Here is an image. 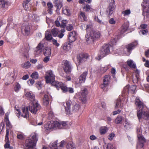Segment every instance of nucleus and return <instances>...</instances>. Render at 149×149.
Here are the masks:
<instances>
[{
	"label": "nucleus",
	"instance_id": "obj_40",
	"mask_svg": "<svg viewBox=\"0 0 149 149\" xmlns=\"http://www.w3.org/2000/svg\"><path fill=\"white\" fill-rule=\"evenodd\" d=\"M6 143L4 145V147L5 149L8 148L9 149H13V147L10 146V141L9 139H8L7 141H6V140H5Z\"/></svg>",
	"mask_w": 149,
	"mask_h": 149
},
{
	"label": "nucleus",
	"instance_id": "obj_7",
	"mask_svg": "<svg viewBox=\"0 0 149 149\" xmlns=\"http://www.w3.org/2000/svg\"><path fill=\"white\" fill-rule=\"evenodd\" d=\"M111 47L110 44H104L101 48L100 51V56L103 57L110 53V48Z\"/></svg>",
	"mask_w": 149,
	"mask_h": 149
},
{
	"label": "nucleus",
	"instance_id": "obj_37",
	"mask_svg": "<svg viewBox=\"0 0 149 149\" xmlns=\"http://www.w3.org/2000/svg\"><path fill=\"white\" fill-rule=\"evenodd\" d=\"M83 10L86 12H93L94 10L88 4H86L83 8Z\"/></svg>",
	"mask_w": 149,
	"mask_h": 149
},
{
	"label": "nucleus",
	"instance_id": "obj_5",
	"mask_svg": "<svg viewBox=\"0 0 149 149\" xmlns=\"http://www.w3.org/2000/svg\"><path fill=\"white\" fill-rule=\"evenodd\" d=\"M71 101L69 100L66 101L65 104L64 106L66 114L70 115L73 113L77 111L79 109V106L78 104H76L72 106L71 109H70L71 105Z\"/></svg>",
	"mask_w": 149,
	"mask_h": 149
},
{
	"label": "nucleus",
	"instance_id": "obj_12",
	"mask_svg": "<svg viewBox=\"0 0 149 149\" xmlns=\"http://www.w3.org/2000/svg\"><path fill=\"white\" fill-rule=\"evenodd\" d=\"M63 69L64 72L67 74L70 73L72 68L70 63L67 60L63 61Z\"/></svg>",
	"mask_w": 149,
	"mask_h": 149
},
{
	"label": "nucleus",
	"instance_id": "obj_16",
	"mask_svg": "<svg viewBox=\"0 0 149 149\" xmlns=\"http://www.w3.org/2000/svg\"><path fill=\"white\" fill-rule=\"evenodd\" d=\"M30 49V47L29 44L27 43H25L24 45V46L22 49V53L24 54V56L26 58H27L29 57L28 52Z\"/></svg>",
	"mask_w": 149,
	"mask_h": 149
},
{
	"label": "nucleus",
	"instance_id": "obj_3",
	"mask_svg": "<svg viewBox=\"0 0 149 149\" xmlns=\"http://www.w3.org/2000/svg\"><path fill=\"white\" fill-rule=\"evenodd\" d=\"M38 140L37 134L32 133L28 139H26L24 146L25 149H34Z\"/></svg>",
	"mask_w": 149,
	"mask_h": 149
},
{
	"label": "nucleus",
	"instance_id": "obj_27",
	"mask_svg": "<svg viewBox=\"0 0 149 149\" xmlns=\"http://www.w3.org/2000/svg\"><path fill=\"white\" fill-rule=\"evenodd\" d=\"M137 137L139 141L140 142L141 147H143L144 146V143L146 142L145 139L142 136L141 134H140L137 135Z\"/></svg>",
	"mask_w": 149,
	"mask_h": 149
},
{
	"label": "nucleus",
	"instance_id": "obj_23",
	"mask_svg": "<svg viewBox=\"0 0 149 149\" xmlns=\"http://www.w3.org/2000/svg\"><path fill=\"white\" fill-rule=\"evenodd\" d=\"M22 113L21 116L22 117L27 118L29 117L28 108L26 107L25 108H23L22 109Z\"/></svg>",
	"mask_w": 149,
	"mask_h": 149
},
{
	"label": "nucleus",
	"instance_id": "obj_14",
	"mask_svg": "<svg viewBox=\"0 0 149 149\" xmlns=\"http://www.w3.org/2000/svg\"><path fill=\"white\" fill-rule=\"evenodd\" d=\"M88 57V55L87 54L81 53L78 54L77 56V62L79 63V65L84 62Z\"/></svg>",
	"mask_w": 149,
	"mask_h": 149
},
{
	"label": "nucleus",
	"instance_id": "obj_57",
	"mask_svg": "<svg viewBox=\"0 0 149 149\" xmlns=\"http://www.w3.org/2000/svg\"><path fill=\"white\" fill-rule=\"evenodd\" d=\"M73 29V26L71 24H69L66 26V29L69 31H71Z\"/></svg>",
	"mask_w": 149,
	"mask_h": 149
},
{
	"label": "nucleus",
	"instance_id": "obj_1",
	"mask_svg": "<svg viewBox=\"0 0 149 149\" xmlns=\"http://www.w3.org/2000/svg\"><path fill=\"white\" fill-rule=\"evenodd\" d=\"M86 41L88 43L93 42L96 39L100 36V32L98 31H95L92 28L91 24L87 25L86 29Z\"/></svg>",
	"mask_w": 149,
	"mask_h": 149
},
{
	"label": "nucleus",
	"instance_id": "obj_60",
	"mask_svg": "<svg viewBox=\"0 0 149 149\" xmlns=\"http://www.w3.org/2000/svg\"><path fill=\"white\" fill-rule=\"evenodd\" d=\"M113 146L111 143H108L104 149H113Z\"/></svg>",
	"mask_w": 149,
	"mask_h": 149
},
{
	"label": "nucleus",
	"instance_id": "obj_41",
	"mask_svg": "<svg viewBox=\"0 0 149 149\" xmlns=\"http://www.w3.org/2000/svg\"><path fill=\"white\" fill-rule=\"evenodd\" d=\"M45 35V38L47 40H49L52 39V37L50 32H46Z\"/></svg>",
	"mask_w": 149,
	"mask_h": 149
},
{
	"label": "nucleus",
	"instance_id": "obj_59",
	"mask_svg": "<svg viewBox=\"0 0 149 149\" xmlns=\"http://www.w3.org/2000/svg\"><path fill=\"white\" fill-rule=\"evenodd\" d=\"M115 136V134L112 133L110 134L108 136V139L110 140H112Z\"/></svg>",
	"mask_w": 149,
	"mask_h": 149
},
{
	"label": "nucleus",
	"instance_id": "obj_20",
	"mask_svg": "<svg viewBox=\"0 0 149 149\" xmlns=\"http://www.w3.org/2000/svg\"><path fill=\"white\" fill-rule=\"evenodd\" d=\"M54 6L56 7V10H59L63 7V2L61 0H53Z\"/></svg>",
	"mask_w": 149,
	"mask_h": 149
},
{
	"label": "nucleus",
	"instance_id": "obj_45",
	"mask_svg": "<svg viewBox=\"0 0 149 149\" xmlns=\"http://www.w3.org/2000/svg\"><path fill=\"white\" fill-rule=\"evenodd\" d=\"M109 68V65H106L104 67H101L100 71L103 73L105 72Z\"/></svg>",
	"mask_w": 149,
	"mask_h": 149
},
{
	"label": "nucleus",
	"instance_id": "obj_11",
	"mask_svg": "<svg viewBox=\"0 0 149 149\" xmlns=\"http://www.w3.org/2000/svg\"><path fill=\"white\" fill-rule=\"evenodd\" d=\"M60 125V122L55 121L53 122L52 123L48 122L45 125L44 127L47 130H49L56 127L59 129Z\"/></svg>",
	"mask_w": 149,
	"mask_h": 149
},
{
	"label": "nucleus",
	"instance_id": "obj_28",
	"mask_svg": "<svg viewBox=\"0 0 149 149\" xmlns=\"http://www.w3.org/2000/svg\"><path fill=\"white\" fill-rule=\"evenodd\" d=\"M111 77L110 75H106L104 77L103 81L109 85L111 82Z\"/></svg>",
	"mask_w": 149,
	"mask_h": 149
},
{
	"label": "nucleus",
	"instance_id": "obj_15",
	"mask_svg": "<svg viewBox=\"0 0 149 149\" xmlns=\"http://www.w3.org/2000/svg\"><path fill=\"white\" fill-rule=\"evenodd\" d=\"M30 27L28 25H23L21 28V32L25 36H28L30 33Z\"/></svg>",
	"mask_w": 149,
	"mask_h": 149
},
{
	"label": "nucleus",
	"instance_id": "obj_26",
	"mask_svg": "<svg viewBox=\"0 0 149 149\" xmlns=\"http://www.w3.org/2000/svg\"><path fill=\"white\" fill-rule=\"evenodd\" d=\"M60 30L58 28H54L51 30V32L52 35L54 37H56L58 35V34L60 33Z\"/></svg>",
	"mask_w": 149,
	"mask_h": 149
},
{
	"label": "nucleus",
	"instance_id": "obj_19",
	"mask_svg": "<svg viewBox=\"0 0 149 149\" xmlns=\"http://www.w3.org/2000/svg\"><path fill=\"white\" fill-rule=\"evenodd\" d=\"M76 32L74 31H73L69 33L68 35V39L70 42H72L75 40L76 39Z\"/></svg>",
	"mask_w": 149,
	"mask_h": 149
},
{
	"label": "nucleus",
	"instance_id": "obj_54",
	"mask_svg": "<svg viewBox=\"0 0 149 149\" xmlns=\"http://www.w3.org/2000/svg\"><path fill=\"white\" fill-rule=\"evenodd\" d=\"M117 42V40L116 38H113L111 39L110 44H111V47H112L113 45H115L116 43Z\"/></svg>",
	"mask_w": 149,
	"mask_h": 149
},
{
	"label": "nucleus",
	"instance_id": "obj_36",
	"mask_svg": "<svg viewBox=\"0 0 149 149\" xmlns=\"http://www.w3.org/2000/svg\"><path fill=\"white\" fill-rule=\"evenodd\" d=\"M44 54L46 56H50L51 54V49L48 47H46L44 52Z\"/></svg>",
	"mask_w": 149,
	"mask_h": 149
},
{
	"label": "nucleus",
	"instance_id": "obj_21",
	"mask_svg": "<svg viewBox=\"0 0 149 149\" xmlns=\"http://www.w3.org/2000/svg\"><path fill=\"white\" fill-rule=\"evenodd\" d=\"M25 95L28 99L31 102L35 100V95L31 92L26 91L25 92Z\"/></svg>",
	"mask_w": 149,
	"mask_h": 149
},
{
	"label": "nucleus",
	"instance_id": "obj_10",
	"mask_svg": "<svg viewBox=\"0 0 149 149\" xmlns=\"http://www.w3.org/2000/svg\"><path fill=\"white\" fill-rule=\"evenodd\" d=\"M80 93L79 99L83 103H86L87 101V96L88 94L87 89L86 88H84L81 90Z\"/></svg>",
	"mask_w": 149,
	"mask_h": 149
},
{
	"label": "nucleus",
	"instance_id": "obj_25",
	"mask_svg": "<svg viewBox=\"0 0 149 149\" xmlns=\"http://www.w3.org/2000/svg\"><path fill=\"white\" fill-rule=\"evenodd\" d=\"M71 44L70 43H65L63 45L61 48L64 50L67 51L71 49Z\"/></svg>",
	"mask_w": 149,
	"mask_h": 149
},
{
	"label": "nucleus",
	"instance_id": "obj_29",
	"mask_svg": "<svg viewBox=\"0 0 149 149\" xmlns=\"http://www.w3.org/2000/svg\"><path fill=\"white\" fill-rule=\"evenodd\" d=\"M8 78H9V79H11L9 80V83L8 84H6V83H5V84L7 85L9 84L10 83H13L14 81L16 78V77L14 73H11L10 75L8 76Z\"/></svg>",
	"mask_w": 149,
	"mask_h": 149
},
{
	"label": "nucleus",
	"instance_id": "obj_13",
	"mask_svg": "<svg viewBox=\"0 0 149 149\" xmlns=\"http://www.w3.org/2000/svg\"><path fill=\"white\" fill-rule=\"evenodd\" d=\"M116 6L114 0H111V2L107 10V14L108 16H110L113 13L115 8Z\"/></svg>",
	"mask_w": 149,
	"mask_h": 149
},
{
	"label": "nucleus",
	"instance_id": "obj_55",
	"mask_svg": "<svg viewBox=\"0 0 149 149\" xmlns=\"http://www.w3.org/2000/svg\"><path fill=\"white\" fill-rule=\"evenodd\" d=\"M23 6L25 10H28L29 9L30 6H29L28 3H25V2H23Z\"/></svg>",
	"mask_w": 149,
	"mask_h": 149
},
{
	"label": "nucleus",
	"instance_id": "obj_56",
	"mask_svg": "<svg viewBox=\"0 0 149 149\" xmlns=\"http://www.w3.org/2000/svg\"><path fill=\"white\" fill-rule=\"evenodd\" d=\"M135 77L136 78L137 80H139V70H136L135 71Z\"/></svg>",
	"mask_w": 149,
	"mask_h": 149
},
{
	"label": "nucleus",
	"instance_id": "obj_18",
	"mask_svg": "<svg viewBox=\"0 0 149 149\" xmlns=\"http://www.w3.org/2000/svg\"><path fill=\"white\" fill-rule=\"evenodd\" d=\"M44 44L41 42L39 43L35 50V54L36 55L40 54L44 50Z\"/></svg>",
	"mask_w": 149,
	"mask_h": 149
},
{
	"label": "nucleus",
	"instance_id": "obj_51",
	"mask_svg": "<svg viewBox=\"0 0 149 149\" xmlns=\"http://www.w3.org/2000/svg\"><path fill=\"white\" fill-rule=\"evenodd\" d=\"M62 22V24L61 25L60 27L61 28H64L65 27L67 24L68 23V21L66 20H63Z\"/></svg>",
	"mask_w": 149,
	"mask_h": 149
},
{
	"label": "nucleus",
	"instance_id": "obj_6",
	"mask_svg": "<svg viewBox=\"0 0 149 149\" xmlns=\"http://www.w3.org/2000/svg\"><path fill=\"white\" fill-rule=\"evenodd\" d=\"M137 44L136 42H133L126 45L125 47L122 46L120 49H117V52L119 54H126V52L130 53L133 49H134Z\"/></svg>",
	"mask_w": 149,
	"mask_h": 149
},
{
	"label": "nucleus",
	"instance_id": "obj_30",
	"mask_svg": "<svg viewBox=\"0 0 149 149\" xmlns=\"http://www.w3.org/2000/svg\"><path fill=\"white\" fill-rule=\"evenodd\" d=\"M49 100L48 95H45L43 99V103L45 106H47L49 104Z\"/></svg>",
	"mask_w": 149,
	"mask_h": 149
},
{
	"label": "nucleus",
	"instance_id": "obj_4",
	"mask_svg": "<svg viewBox=\"0 0 149 149\" xmlns=\"http://www.w3.org/2000/svg\"><path fill=\"white\" fill-rule=\"evenodd\" d=\"M52 85L55 87L57 90L61 89L63 93L68 92L70 93H72L74 92L73 88L72 87H68L66 84L62 82L54 81L53 82Z\"/></svg>",
	"mask_w": 149,
	"mask_h": 149
},
{
	"label": "nucleus",
	"instance_id": "obj_9",
	"mask_svg": "<svg viewBox=\"0 0 149 149\" xmlns=\"http://www.w3.org/2000/svg\"><path fill=\"white\" fill-rule=\"evenodd\" d=\"M41 107L40 104L37 102H33L29 107V109L31 113L36 114L38 111L40 109Z\"/></svg>",
	"mask_w": 149,
	"mask_h": 149
},
{
	"label": "nucleus",
	"instance_id": "obj_46",
	"mask_svg": "<svg viewBox=\"0 0 149 149\" xmlns=\"http://www.w3.org/2000/svg\"><path fill=\"white\" fill-rule=\"evenodd\" d=\"M79 17L80 18H83L84 20L85 21L87 20V17L85 15V13L84 12L80 11Z\"/></svg>",
	"mask_w": 149,
	"mask_h": 149
},
{
	"label": "nucleus",
	"instance_id": "obj_39",
	"mask_svg": "<svg viewBox=\"0 0 149 149\" xmlns=\"http://www.w3.org/2000/svg\"><path fill=\"white\" fill-rule=\"evenodd\" d=\"M31 65V63L29 61L26 62L21 65L22 67L25 69H28L29 68Z\"/></svg>",
	"mask_w": 149,
	"mask_h": 149
},
{
	"label": "nucleus",
	"instance_id": "obj_63",
	"mask_svg": "<svg viewBox=\"0 0 149 149\" xmlns=\"http://www.w3.org/2000/svg\"><path fill=\"white\" fill-rule=\"evenodd\" d=\"M109 23L111 24H116V22L114 20L113 18L110 19L109 21Z\"/></svg>",
	"mask_w": 149,
	"mask_h": 149
},
{
	"label": "nucleus",
	"instance_id": "obj_43",
	"mask_svg": "<svg viewBox=\"0 0 149 149\" xmlns=\"http://www.w3.org/2000/svg\"><path fill=\"white\" fill-rule=\"evenodd\" d=\"M63 14L68 16H70L71 15L70 10L67 8L65 9L63 8Z\"/></svg>",
	"mask_w": 149,
	"mask_h": 149
},
{
	"label": "nucleus",
	"instance_id": "obj_2",
	"mask_svg": "<svg viewBox=\"0 0 149 149\" xmlns=\"http://www.w3.org/2000/svg\"><path fill=\"white\" fill-rule=\"evenodd\" d=\"M135 104L140 109L137 111V116L139 119L143 118L146 120H149V111H142L145 106L143 102L139 98H136L135 100Z\"/></svg>",
	"mask_w": 149,
	"mask_h": 149
},
{
	"label": "nucleus",
	"instance_id": "obj_17",
	"mask_svg": "<svg viewBox=\"0 0 149 149\" xmlns=\"http://www.w3.org/2000/svg\"><path fill=\"white\" fill-rule=\"evenodd\" d=\"M88 74V71L84 72L79 77V80L78 82L76 83L77 84H81L85 82L86 80V77Z\"/></svg>",
	"mask_w": 149,
	"mask_h": 149
},
{
	"label": "nucleus",
	"instance_id": "obj_61",
	"mask_svg": "<svg viewBox=\"0 0 149 149\" xmlns=\"http://www.w3.org/2000/svg\"><path fill=\"white\" fill-rule=\"evenodd\" d=\"M52 42H53V44L54 45H55L56 47H58L59 46V44L57 42V41L55 39H53L52 40Z\"/></svg>",
	"mask_w": 149,
	"mask_h": 149
},
{
	"label": "nucleus",
	"instance_id": "obj_52",
	"mask_svg": "<svg viewBox=\"0 0 149 149\" xmlns=\"http://www.w3.org/2000/svg\"><path fill=\"white\" fill-rule=\"evenodd\" d=\"M95 20L98 23L101 24H104V23L102 20L100 19L97 16H95L94 17Z\"/></svg>",
	"mask_w": 149,
	"mask_h": 149
},
{
	"label": "nucleus",
	"instance_id": "obj_8",
	"mask_svg": "<svg viewBox=\"0 0 149 149\" xmlns=\"http://www.w3.org/2000/svg\"><path fill=\"white\" fill-rule=\"evenodd\" d=\"M45 79L47 83H51L52 85L53 82L55 81V75L52 70H49L46 72Z\"/></svg>",
	"mask_w": 149,
	"mask_h": 149
},
{
	"label": "nucleus",
	"instance_id": "obj_47",
	"mask_svg": "<svg viewBox=\"0 0 149 149\" xmlns=\"http://www.w3.org/2000/svg\"><path fill=\"white\" fill-rule=\"evenodd\" d=\"M39 75L37 72H34L31 74V77L33 78L37 79L38 78Z\"/></svg>",
	"mask_w": 149,
	"mask_h": 149
},
{
	"label": "nucleus",
	"instance_id": "obj_34",
	"mask_svg": "<svg viewBox=\"0 0 149 149\" xmlns=\"http://www.w3.org/2000/svg\"><path fill=\"white\" fill-rule=\"evenodd\" d=\"M143 7L144 9L143 13V15L145 16H148L149 15V7H147L146 5H143Z\"/></svg>",
	"mask_w": 149,
	"mask_h": 149
},
{
	"label": "nucleus",
	"instance_id": "obj_49",
	"mask_svg": "<svg viewBox=\"0 0 149 149\" xmlns=\"http://www.w3.org/2000/svg\"><path fill=\"white\" fill-rule=\"evenodd\" d=\"M121 105V100L120 98H118L116 101L115 108H118L120 107Z\"/></svg>",
	"mask_w": 149,
	"mask_h": 149
},
{
	"label": "nucleus",
	"instance_id": "obj_58",
	"mask_svg": "<svg viewBox=\"0 0 149 149\" xmlns=\"http://www.w3.org/2000/svg\"><path fill=\"white\" fill-rule=\"evenodd\" d=\"M148 32V31L147 29H143L142 31H140V32H139V33L140 34H141V33L143 35H146L147 33Z\"/></svg>",
	"mask_w": 149,
	"mask_h": 149
},
{
	"label": "nucleus",
	"instance_id": "obj_64",
	"mask_svg": "<svg viewBox=\"0 0 149 149\" xmlns=\"http://www.w3.org/2000/svg\"><path fill=\"white\" fill-rule=\"evenodd\" d=\"M148 25L146 24H141L140 25V27L141 29H146V28L147 27Z\"/></svg>",
	"mask_w": 149,
	"mask_h": 149
},
{
	"label": "nucleus",
	"instance_id": "obj_53",
	"mask_svg": "<svg viewBox=\"0 0 149 149\" xmlns=\"http://www.w3.org/2000/svg\"><path fill=\"white\" fill-rule=\"evenodd\" d=\"M125 123L124 126L125 128L127 129L129 127L130 123L127 118L125 119Z\"/></svg>",
	"mask_w": 149,
	"mask_h": 149
},
{
	"label": "nucleus",
	"instance_id": "obj_62",
	"mask_svg": "<svg viewBox=\"0 0 149 149\" xmlns=\"http://www.w3.org/2000/svg\"><path fill=\"white\" fill-rule=\"evenodd\" d=\"M136 88V86H135L132 85L129 88V90L132 91L133 92H134Z\"/></svg>",
	"mask_w": 149,
	"mask_h": 149
},
{
	"label": "nucleus",
	"instance_id": "obj_42",
	"mask_svg": "<svg viewBox=\"0 0 149 149\" xmlns=\"http://www.w3.org/2000/svg\"><path fill=\"white\" fill-rule=\"evenodd\" d=\"M21 88L20 84L18 82L15 83L14 90L16 92H18Z\"/></svg>",
	"mask_w": 149,
	"mask_h": 149
},
{
	"label": "nucleus",
	"instance_id": "obj_22",
	"mask_svg": "<svg viewBox=\"0 0 149 149\" xmlns=\"http://www.w3.org/2000/svg\"><path fill=\"white\" fill-rule=\"evenodd\" d=\"M129 26L128 23H124L121 26L120 29V33L123 34L126 32L128 29Z\"/></svg>",
	"mask_w": 149,
	"mask_h": 149
},
{
	"label": "nucleus",
	"instance_id": "obj_24",
	"mask_svg": "<svg viewBox=\"0 0 149 149\" xmlns=\"http://www.w3.org/2000/svg\"><path fill=\"white\" fill-rule=\"evenodd\" d=\"M8 2L6 0H0V7L5 8L8 7Z\"/></svg>",
	"mask_w": 149,
	"mask_h": 149
},
{
	"label": "nucleus",
	"instance_id": "obj_50",
	"mask_svg": "<svg viewBox=\"0 0 149 149\" xmlns=\"http://www.w3.org/2000/svg\"><path fill=\"white\" fill-rule=\"evenodd\" d=\"M67 125L66 122L61 121L60 122V125L59 129L65 128Z\"/></svg>",
	"mask_w": 149,
	"mask_h": 149
},
{
	"label": "nucleus",
	"instance_id": "obj_38",
	"mask_svg": "<svg viewBox=\"0 0 149 149\" xmlns=\"http://www.w3.org/2000/svg\"><path fill=\"white\" fill-rule=\"evenodd\" d=\"M108 130V129L105 126L102 127L100 128V133L101 134H104Z\"/></svg>",
	"mask_w": 149,
	"mask_h": 149
},
{
	"label": "nucleus",
	"instance_id": "obj_44",
	"mask_svg": "<svg viewBox=\"0 0 149 149\" xmlns=\"http://www.w3.org/2000/svg\"><path fill=\"white\" fill-rule=\"evenodd\" d=\"M131 13V11L130 9H127L123 11L122 12L121 14H123L124 16H127L130 15Z\"/></svg>",
	"mask_w": 149,
	"mask_h": 149
},
{
	"label": "nucleus",
	"instance_id": "obj_31",
	"mask_svg": "<svg viewBox=\"0 0 149 149\" xmlns=\"http://www.w3.org/2000/svg\"><path fill=\"white\" fill-rule=\"evenodd\" d=\"M129 68L126 65H123V67L122 68L121 72L123 76L126 72H128L129 71Z\"/></svg>",
	"mask_w": 149,
	"mask_h": 149
},
{
	"label": "nucleus",
	"instance_id": "obj_33",
	"mask_svg": "<svg viewBox=\"0 0 149 149\" xmlns=\"http://www.w3.org/2000/svg\"><path fill=\"white\" fill-rule=\"evenodd\" d=\"M67 149H76V147L72 141L68 142L66 146Z\"/></svg>",
	"mask_w": 149,
	"mask_h": 149
},
{
	"label": "nucleus",
	"instance_id": "obj_48",
	"mask_svg": "<svg viewBox=\"0 0 149 149\" xmlns=\"http://www.w3.org/2000/svg\"><path fill=\"white\" fill-rule=\"evenodd\" d=\"M60 32L59 33L57 36L60 38H62L64 36V34H63L65 31L64 29H63L60 30Z\"/></svg>",
	"mask_w": 149,
	"mask_h": 149
},
{
	"label": "nucleus",
	"instance_id": "obj_35",
	"mask_svg": "<svg viewBox=\"0 0 149 149\" xmlns=\"http://www.w3.org/2000/svg\"><path fill=\"white\" fill-rule=\"evenodd\" d=\"M123 119V118L122 116L118 115L115 119L114 123L116 124H121Z\"/></svg>",
	"mask_w": 149,
	"mask_h": 149
},
{
	"label": "nucleus",
	"instance_id": "obj_32",
	"mask_svg": "<svg viewBox=\"0 0 149 149\" xmlns=\"http://www.w3.org/2000/svg\"><path fill=\"white\" fill-rule=\"evenodd\" d=\"M127 65L131 68H136V64L133 62L132 60H128L127 61Z\"/></svg>",
	"mask_w": 149,
	"mask_h": 149
}]
</instances>
